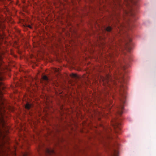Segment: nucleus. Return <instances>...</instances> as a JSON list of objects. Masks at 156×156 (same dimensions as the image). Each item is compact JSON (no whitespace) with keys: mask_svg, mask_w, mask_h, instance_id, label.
<instances>
[{"mask_svg":"<svg viewBox=\"0 0 156 156\" xmlns=\"http://www.w3.org/2000/svg\"><path fill=\"white\" fill-rule=\"evenodd\" d=\"M116 17V19H117L118 22H119V16L118 15V16H117Z\"/></svg>","mask_w":156,"mask_h":156,"instance_id":"ddd939ff","label":"nucleus"},{"mask_svg":"<svg viewBox=\"0 0 156 156\" xmlns=\"http://www.w3.org/2000/svg\"><path fill=\"white\" fill-rule=\"evenodd\" d=\"M121 67L122 68V69L124 70L126 69V66L125 65H121Z\"/></svg>","mask_w":156,"mask_h":156,"instance_id":"f8f14e48","label":"nucleus"},{"mask_svg":"<svg viewBox=\"0 0 156 156\" xmlns=\"http://www.w3.org/2000/svg\"><path fill=\"white\" fill-rule=\"evenodd\" d=\"M119 29L120 30H121L120 28H119Z\"/></svg>","mask_w":156,"mask_h":156,"instance_id":"a211bd4d","label":"nucleus"},{"mask_svg":"<svg viewBox=\"0 0 156 156\" xmlns=\"http://www.w3.org/2000/svg\"><path fill=\"white\" fill-rule=\"evenodd\" d=\"M131 2L134 4H136L138 0H130Z\"/></svg>","mask_w":156,"mask_h":156,"instance_id":"9b49d317","label":"nucleus"},{"mask_svg":"<svg viewBox=\"0 0 156 156\" xmlns=\"http://www.w3.org/2000/svg\"><path fill=\"white\" fill-rule=\"evenodd\" d=\"M46 154L48 155H51L55 154V152L53 150L47 149L46 150Z\"/></svg>","mask_w":156,"mask_h":156,"instance_id":"39448f33","label":"nucleus"},{"mask_svg":"<svg viewBox=\"0 0 156 156\" xmlns=\"http://www.w3.org/2000/svg\"><path fill=\"white\" fill-rule=\"evenodd\" d=\"M105 94H107L106 93H105Z\"/></svg>","mask_w":156,"mask_h":156,"instance_id":"6ab92c4d","label":"nucleus"},{"mask_svg":"<svg viewBox=\"0 0 156 156\" xmlns=\"http://www.w3.org/2000/svg\"><path fill=\"white\" fill-rule=\"evenodd\" d=\"M101 78L103 84L106 87H108L109 88H111L112 85H111V83L115 86L117 85L116 81L113 80L112 77L109 75H107L105 78L102 77Z\"/></svg>","mask_w":156,"mask_h":156,"instance_id":"f03ea898","label":"nucleus"},{"mask_svg":"<svg viewBox=\"0 0 156 156\" xmlns=\"http://www.w3.org/2000/svg\"><path fill=\"white\" fill-rule=\"evenodd\" d=\"M71 77H72L73 78H77L78 77V75H77L76 74H74V73L72 74L71 75Z\"/></svg>","mask_w":156,"mask_h":156,"instance_id":"9d476101","label":"nucleus"},{"mask_svg":"<svg viewBox=\"0 0 156 156\" xmlns=\"http://www.w3.org/2000/svg\"><path fill=\"white\" fill-rule=\"evenodd\" d=\"M54 71L55 72H58L59 69H54Z\"/></svg>","mask_w":156,"mask_h":156,"instance_id":"4468645a","label":"nucleus"},{"mask_svg":"<svg viewBox=\"0 0 156 156\" xmlns=\"http://www.w3.org/2000/svg\"><path fill=\"white\" fill-rule=\"evenodd\" d=\"M118 153L119 152L117 150L114 149L111 152L110 156H119Z\"/></svg>","mask_w":156,"mask_h":156,"instance_id":"423d86ee","label":"nucleus"},{"mask_svg":"<svg viewBox=\"0 0 156 156\" xmlns=\"http://www.w3.org/2000/svg\"><path fill=\"white\" fill-rule=\"evenodd\" d=\"M106 31L108 32H110L112 30V28L110 26H108L105 29Z\"/></svg>","mask_w":156,"mask_h":156,"instance_id":"1a4fd4ad","label":"nucleus"},{"mask_svg":"<svg viewBox=\"0 0 156 156\" xmlns=\"http://www.w3.org/2000/svg\"><path fill=\"white\" fill-rule=\"evenodd\" d=\"M125 41H126L125 48L126 49H130V46L131 45L130 42L132 41L131 38L129 36H127V38Z\"/></svg>","mask_w":156,"mask_h":156,"instance_id":"20e7f679","label":"nucleus"},{"mask_svg":"<svg viewBox=\"0 0 156 156\" xmlns=\"http://www.w3.org/2000/svg\"><path fill=\"white\" fill-rule=\"evenodd\" d=\"M42 79L44 80L45 82H48V81L49 79L47 76L46 75H44L42 77Z\"/></svg>","mask_w":156,"mask_h":156,"instance_id":"6e6552de","label":"nucleus"},{"mask_svg":"<svg viewBox=\"0 0 156 156\" xmlns=\"http://www.w3.org/2000/svg\"><path fill=\"white\" fill-rule=\"evenodd\" d=\"M114 79L117 80L119 82H120V85L119 88L120 97L119 98V103L116 109V114L118 115H121L123 112V105L126 101V87L123 85L125 83V78L123 75H121L120 73L118 75L115 76Z\"/></svg>","mask_w":156,"mask_h":156,"instance_id":"f257e3e1","label":"nucleus"},{"mask_svg":"<svg viewBox=\"0 0 156 156\" xmlns=\"http://www.w3.org/2000/svg\"><path fill=\"white\" fill-rule=\"evenodd\" d=\"M113 126L116 133H119V131L121 130V124L117 118L115 119L114 122L113 123Z\"/></svg>","mask_w":156,"mask_h":156,"instance_id":"7ed1b4c3","label":"nucleus"},{"mask_svg":"<svg viewBox=\"0 0 156 156\" xmlns=\"http://www.w3.org/2000/svg\"><path fill=\"white\" fill-rule=\"evenodd\" d=\"M32 106V105L29 103H27L25 105V108L26 109L29 110Z\"/></svg>","mask_w":156,"mask_h":156,"instance_id":"0eeeda50","label":"nucleus"},{"mask_svg":"<svg viewBox=\"0 0 156 156\" xmlns=\"http://www.w3.org/2000/svg\"><path fill=\"white\" fill-rule=\"evenodd\" d=\"M27 154H28L27 153H24L23 154V156H27Z\"/></svg>","mask_w":156,"mask_h":156,"instance_id":"2eb2a0df","label":"nucleus"},{"mask_svg":"<svg viewBox=\"0 0 156 156\" xmlns=\"http://www.w3.org/2000/svg\"><path fill=\"white\" fill-rule=\"evenodd\" d=\"M105 92H106L105 93H106L107 94H109V93L108 92V90H106V91H105Z\"/></svg>","mask_w":156,"mask_h":156,"instance_id":"dca6fc26","label":"nucleus"},{"mask_svg":"<svg viewBox=\"0 0 156 156\" xmlns=\"http://www.w3.org/2000/svg\"><path fill=\"white\" fill-rule=\"evenodd\" d=\"M28 27H29V28H31V26L29 25H28Z\"/></svg>","mask_w":156,"mask_h":156,"instance_id":"f3484780","label":"nucleus"}]
</instances>
